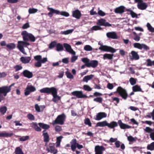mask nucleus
<instances>
[{
    "mask_svg": "<svg viewBox=\"0 0 154 154\" xmlns=\"http://www.w3.org/2000/svg\"><path fill=\"white\" fill-rule=\"evenodd\" d=\"M28 118L30 120L32 121L35 120L34 116L31 114L29 113L27 115Z\"/></svg>",
    "mask_w": 154,
    "mask_h": 154,
    "instance_id": "5fc2aeb1",
    "label": "nucleus"
},
{
    "mask_svg": "<svg viewBox=\"0 0 154 154\" xmlns=\"http://www.w3.org/2000/svg\"><path fill=\"white\" fill-rule=\"evenodd\" d=\"M147 149L148 150H154V142H152L147 145Z\"/></svg>",
    "mask_w": 154,
    "mask_h": 154,
    "instance_id": "a19ab883",
    "label": "nucleus"
},
{
    "mask_svg": "<svg viewBox=\"0 0 154 154\" xmlns=\"http://www.w3.org/2000/svg\"><path fill=\"white\" fill-rule=\"evenodd\" d=\"M23 41H19L18 42L17 48L20 51L24 53V49L23 46L26 47L29 45L30 44L27 42H34L35 40V38L34 36L32 34L28 33L26 31H22L21 33Z\"/></svg>",
    "mask_w": 154,
    "mask_h": 154,
    "instance_id": "f257e3e1",
    "label": "nucleus"
},
{
    "mask_svg": "<svg viewBox=\"0 0 154 154\" xmlns=\"http://www.w3.org/2000/svg\"><path fill=\"white\" fill-rule=\"evenodd\" d=\"M107 116V114L104 112H100L97 113L95 119L96 120H100L102 118H105Z\"/></svg>",
    "mask_w": 154,
    "mask_h": 154,
    "instance_id": "f3484780",
    "label": "nucleus"
},
{
    "mask_svg": "<svg viewBox=\"0 0 154 154\" xmlns=\"http://www.w3.org/2000/svg\"><path fill=\"white\" fill-rule=\"evenodd\" d=\"M85 123L86 125H88L89 126H91V123L88 118L85 119Z\"/></svg>",
    "mask_w": 154,
    "mask_h": 154,
    "instance_id": "bf43d9fd",
    "label": "nucleus"
},
{
    "mask_svg": "<svg viewBox=\"0 0 154 154\" xmlns=\"http://www.w3.org/2000/svg\"><path fill=\"white\" fill-rule=\"evenodd\" d=\"M8 86H3L0 87V102L5 99V97L7 94L10 91Z\"/></svg>",
    "mask_w": 154,
    "mask_h": 154,
    "instance_id": "20e7f679",
    "label": "nucleus"
},
{
    "mask_svg": "<svg viewBox=\"0 0 154 154\" xmlns=\"http://www.w3.org/2000/svg\"><path fill=\"white\" fill-rule=\"evenodd\" d=\"M83 89L86 91H91L92 90V89L88 85H84L83 86Z\"/></svg>",
    "mask_w": 154,
    "mask_h": 154,
    "instance_id": "de8ad7c7",
    "label": "nucleus"
},
{
    "mask_svg": "<svg viewBox=\"0 0 154 154\" xmlns=\"http://www.w3.org/2000/svg\"><path fill=\"white\" fill-rule=\"evenodd\" d=\"M133 34L134 35V39L136 41H139L140 39V36H138L135 32H133Z\"/></svg>",
    "mask_w": 154,
    "mask_h": 154,
    "instance_id": "49530a36",
    "label": "nucleus"
},
{
    "mask_svg": "<svg viewBox=\"0 0 154 154\" xmlns=\"http://www.w3.org/2000/svg\"><path fill=\"white\" fill-rule=\"evenodd\" d=\"M121 143L120 141L117 140L115 142V144L116 148H119L120 146L121 149L124 150L125 148V145L124 143H122L121 145Z\"/></svg>",
    "mask_w": 154,
    "mask_h": 154,
    "instance_id": "a878e982",
    "label": "nucleus"
},
{
    "mask_svg": "<svg viewBox=\"0 0 154 154\" xmlns=\"http://www.w3.org/2000/svg\"><path fill=\"white\" fill-rule=\"evenodd\" d=\"M112 101H116V104H115L116 105H117V104L119 102V99L117 97H112Z\"/></svg>",
    "mask_w": 154,
    "mask_h": 154,
    "instance_id": "e2e57ef3",
    "label": "nucleus"
},
{
    "mask_svg": "<svg viewBox=\"0 0 154 154\" xmlns=\"http://www.w3.org/2000/svg\"><path fill=\"white\" fill-rule=\"evenodd\" d=\"M145 131L147 133H150L149 135L150 137L152 140H154V128L152 130L149 127H146Z\"/></svg>",
    "mask_w": 154,
    "mask_h": 154,
    "instance_id": "a211bd4d",
    "label": "nucleus"
},
{
    "mask_svg": "<svg viewBox=\"0 0 154 154\" xmlns=\"http://www.w3.org/2000/svg\"><path fill=\"white\" fill-rule=\"evenodd\" d=\"M118 123L120 126V128L122 129L129 128H131V126L123 123L121 120L118 121Z\"/></svg>",
    "mask_w": 154,
    "mask_h": 154,
    "instance_id": "5701e85b",
    "label": "nucleus"
},
{
    "mask_svg": "<svg viewBox=\"0 0 154 154\" xmlns=\"http://www.w3.org/2000/svg\"><path fill=\"white\" fill-rule=\"evenodd\" d=\"M40 92L41 93H46L47 94H51L53 97L52 101L55 103H57L61 99L60 97L57 95V90L54 87L43 88L40 90Z\"/></svg>",
    "mask_w": 154,
    "mask_h": 154,
    "instance_id": "f03ea898",
    "label": "nucleus"
},
{
    "mask_svg": "<svg viewBox=\"0 0 154 154\" xmlns=\"http://www.w3.org/2000/svg\"><path fill=\"white\" fill-rule=\"evenodd\" d=\"M127 11H130V14L131 15V17L133 18H134V17H137V14L135 13L134 12L131 10H130V9H128V10H127Z\"/></svg>",
    "mask_w": 154,
    "mask_h": 154,
    "instance_id": "6e6d98bb",
    "label": "nucleus"
},
{
    "mask_svg": "<svg viewBox=\"0 0 154 154\" xmlns=\"http://www.w3.org/2000/svg\"><path fill=\"white\" fill-rule=\"evenodd\" d=\"M147 64V66H152V65L154 66V60L151 61L150 59H148L146 60Z\"/></svg>",
    "mask_w": 154,
    "mask_h": 154,
    "instance_id": "c03bdc74",
    "label": "nucleus"
},
{
    "mask_svg": "<svg viewBox=\"0 0 154 154\" xmlns=\"http://www.w3.org/2000/svg\"><path fill=\"white\" fill-rule=\"evenodd\" d=\"M82 61L85 63L86 66L88 67H92L94 68L96 67L98 65V62L96 60L90 61L87 58H84L82 59Z\"/></svg>",
    "mask_w": 154,
    "mask_h": 154,
    "instance_id": "7ed1b4c3",
    "label": "nucleus"
},
{
    "mask_svg": "<svg viewBox=\"0 0 154 154\" xmlns=\"http://www.w3.org/2000/svg\"><path fill=\"white\" fill-rule=\"evenodd\" d=\"M72 94L79 98H87L88 97L86 95L83 94L82 91H75L72 93Z\"/></svg>",
    "mask_w": 154,
    "mask_h": 154,
    "instance_id": "f8f14e48",
    "label": "nucleus"
},
{
    "mask_svg": "<svg viewBox=\"0 0 154 154\" xmlns=\"http://www.w3.org/2000/svg\"><path fill=\"white\" fill-rule=\"evenodd\" d=\"M99 49L101 51L110 52L112 53L116 51V50L112 47L103 45H101V46L99 48Z\"/></svg>",
    "mask_w": 154,
    "mask_h": 154,
    "instance_id": "0eeeda50",
    "label": "nucleus"
},
{
    "mask_svg": "<svg viewBox=\"0 0 154 154\" xmlns=\"http://www.w3.org/2000/svg\"><path fill=\"white\" fill-rule=\"evenodd\" d=\"M7 47L10 50H12L15 48V45L13 43H10L6 45Z\"/></svg>",
    "mask_w": 154,
    "mask_h": 154,
    "instance_id": "ea45409f",
    "label": "nucleus"
},
{
    "mask_svg": "<svg viewBox=\"0 0 154 154\" xmlns=\"http://www.w3.org/2000/svg\"><path fill=\"white\" fill-rule=\"evenodd\" d=\"M118 126V123L116 122L112 121L109 123H108L107 127L110 128H114Z\"/></svg>",
    "mask_w": 154,
    "mask_h": 154,
    "instance_id": "bb28decb",
    "label": "nucleus"
},
{
    "mask_svg": "<svg viewBox=\"0 0 154 154\" xmlns=\"http://www.w3.org/2000/svg\"><path fill=\"white\" fill-rule=\"evenodd\" d=\"M133 45L134 48H137L140 50L143 49L147 51L149 49V47L145 44H140L138 43H135Z\"/></svg>",
    "mask_w": 154,
    "mask_h": 154,
    "instance_id": "9b49d317",
    "label": "nucleus"
},
{
    "mask_svg": "<svg viewBox=\"0 0 154 154\" xmlns=\"http://www.w3.org/2000/svg\"><path fill=\"white\" fill-rule=\"evenodd\" d=\"M114 55L112 54H105L103 55V59L104 60L108 59L111 60L113 59Z\"/></svg>",
    "mask_w": 154,
    "mask_h": 154,
    "instance_id": "473e14b6",
    "label": "nucleus"
},
{
    "mask_svg": "<svg viewBox=\"0 0 154 154\" xmlns=\"http://www.w3.org/2000/svg\"><path fill=\"white\" fill-rule=\"evenodd\" d=\"M7 110L6 106H3L0 107V113L2 115H4Z\"/></svg>",
    "mask_w": 154,
    "mask_h": 154,
    "instance_id": "c9c22d12",
    "label": "nucleus"
},
{
    "mask_svg": "<svg viewBox=\"0 0 154 154\" xmlns=\"http://www.w3.org/2000/svg\"><path fill=\"white\" fill-rule=\"evenodd\" d=\"M84 49L87 51H91L92 50V48L89 45H86L84 47Z\"/></svg>",
    "mask_w": 154,
    "mask_h": 154,
    "instance_id": "603ef678",
    "label": "nucleus"
},
{
    "mask_svg": "<svg viewBox=\"0 0 154 154\" xmlns=\"http://www.w3.org/2000/svg\"><path fill=\"white\" fill-rule=\"evenodd\" d=\"M129 82L131 85H133L136 83V80L135 79L132 77L130 78Z\"/></svg>",
    "mask_w": 154,
    "mask_h": 154,
    "instance_id": "3c124183",
    "label": "nucleus"
},
{
    "mask_svg": "<svg viewBox=\"0 0 154 154\" xmlns=\"http://www.w3.org/2000/svg\"><path fill=\"white\" fill-rule=\"evenodd\" d=\"M105 149L103 146H96L95 147V154H103Z\"/></svg>",
    "mask_w": 154,
    "mask_h": 154,
    "instance_id": "4468645a",
    "label": "nucleus"
},
{
    "mask_svg": "<svg viewBox=\"0 0 154 154\" xmlns=\"http://www.w3.org/2000/svg\"><path fill=\"white\" fill-rule=\"evenodd\" d=\"M13 135V133H0V137H11Z\"/></svg>",
    "mask_w": 154,
    "mask_h": 154,
    "instance_id": "7c9ffc66",
    "label": "nucleus"
},
{
    "mask_svg": "<svg viewBox=\"0 0 154 154\" xmlns=\"http://www.w3.org/2000/svg\"><path fill=\"white\" fill-rule=\"evenodd\" d=\"M132 55V59L135 60H137L139 59V56L137 53L134 51H132L131 52Z\"/></svg>",
    "mask_w": 154,
    "mask_h": 154,
    "instance_id": "72a5a7b5",
    "label": "nucleus"
},
{
    "mask_svg": "<svg viewBox=\"0 0 154 154\" xmlns=\"http://www.w3.org/2000/svg\"><path fill=\"white\" fill-rule=\"evenodd\" d=\"M34 59L38 61H40L41 59H42V57L40 55H36L34 57Z\"/></svg>",
    "mask_w": 154,
    "mask_h": 154,
    "instance_id": "338daca9",
    "label": "nucleus"
},
{
    "mask_svg": "<svg viewBox=\"0 0 154 154\" xmlns=\"http://www.w3.org/2000/svg\"><path fill=\"white\" fill-rule=\"evenodd\" d=\"M46 150L48 152L54 154H57L58 152L57 150L55 148V144L52 143H49L48 146L46 148Z\"/></svg>",
    "mask_w": 154,
    "mask_h": 154,
    "instance_id": "6e6552de",
    "label": "nucleus"
},
{
    "mask_svg": "<svg viewBox=\"0 0 154 154\" xmlns=\"http://www.w3.org/2000/svg\"><path fill=\"white\" fill-rule=\"evenodd\" d=\"M31 58L29 57H22L20 58V60L23 63L26 64L29 63L31 60Z\"/></svg>",
    "mask_w": 154,
    "mask_h": 154,
    "instance_id": "b1692460",
    "label": "nucleus"
},
{
    "mask_svg": "<svg viewBox=\"0 0 154 154\" xmlns=\"http://www.w3.org/2000/svg\"><path fill=\"white\" fill-rule=\"evenodd\" d=\"M94 77V75L92 74L85 76L83 78L82 81L87 83L88 81Z\"/></svg>",
    "mask_w": 154,
    "mask_h": 154,
    "instance_id": "c85d7f7f",
    "label": "nucleus"
},
{
    "mask_svg": "<svg viewBox=\"0 0 154 154\" xmlns=\"http://www.w3.org/2000/svg\"><path fill=\"white\" fill-rule=\"evenodd\" d=\"M22 73L24 76L28 78H31L33 76L32 73L27 70H24Z\"/></svg>",
    "mask_w": 154,
    "mask_h": 154,
    "instance_id": "aec40b11",
    "label": "nucleus"
},
{
    "mask_svg": "<svg viewBox=\"0 0 154 154\" xmlns=\"http://www.w3.org/2000/svg\"><path fill=\"white\" fill-rule=\"evenodd\" d=\"M14 68L15 69V72H17L21 69L23 67L22 66L19 65H16L14 66Z\"/></svg>",
    "mask_w": 154,
    "mask_h": 154,
    "instance_id": "052dcab7",
    "label": "nucleus"
},
{
    "mask_svg": "<svg viewBox=\"0 0 154 154\" xmlns=\"http://www.w3.org/2000/svg\"><path fill=\"white\" fill-rule=\"evenodd\" d=\"M127 139L130 142H133L136 141L135 138L131 136L128 137Z\"/></svg>",
    "mask_w": 154,
    "mask_h": 154,
    "instance_id": "0e129e2a",
    "label": "nucleus"
},
{
    "mask_svg": "<svg viewBox=\"0 0 154 154\" xmlns=\"http://www.w3.org/2000/svg\"><path fill=\"white\" fill-rule=\"evenodd\" d=\"M73 31V29H69L63 32L62 33V34L64 35H67L71 33H72Z\"/></svg>",
    "mask_w": 154,
    "mask_h": 154,
    "instance_id": "864d4df0",
    "label": "nucleus"
},
{
    "mask_svg": "<svg viewBox=\"0 0 154 154\" xmlns=\"http://www.w3.org/2000/svg\"><path fill=\"white\" fill-rule=\"evenodd\" d=\"M14 153L15 154H24L22 149L19 147L16 148Z\"/></svg>",
    "mask_w": 154,
    "mask_h": 154,
    "instance_id": "4c0bfd02",
    "label": "nucleus"
},
{
    "mask_svg": "<svg viewBox=\"0 0 154 154\" xmlns=\"http://www.w3.org/2000/svg\"><path fill=\"white\" fill-rule=\"evenodd\" d=\"M125 7L123 6H120L116 8L114 10L115 13L121 14L125 12Z\"/></svg>",
    "mask_w": 154,
    "mask_h": 154,
    "instance_id": "4be33fe9",
    "label": "nucleus"
},
{
    "mask_svg": "<svg viewBox=\"0 0 154 154\" xmlns=\"http://www.w3.org/2000/svg\"><path fill=\"white\" fill-rule=\"evenodd\" d=\"M45 130H44L43 131L42 135L44 137V141L45 142L47 143L49 140V137L47 132H46Z\"/></svg>",
    "mask_w": 154,
    "mask_h": 154,
    "instance_id": "393cba45",
    "label": "nucleus"
},
{
    "mask_svg": "<svg viewBox=\"0 0 154 154\" xmlns=\"http://www.w3.org/2000/svg\"><path fill=\"white\" fill-rule=\"evenodd\" d=\"M135 2L138 3L137 7L139 9L144 10L147 7L146 4L142 0H135Z\"/></svg>",
    "mask_w": 154,
    "mask_h": 154,
    "instance_id": "9d476101",
    "label": "nucleus"
},
{
    "mask_svg": "<svg viewBox=\"0 0 154 154\" xmlns=\"http://www.w3.org/2000/svg\"><path fill=\"white\" fill-rule=\"evenodd\" d=\"M38 125L40 128L45 130L48 129L50 127V125H48L45 124L43 123H38Z\"/></svg>",
    "mask_w": 154,
    "mask_h": 154,
    "instance_id": "2f4dec72",
    "label": "nucleus"
},
{
    "mask_svg": "<svg viewBox=\"0 0 154 154\" xmlns=\"http://www.w3.org/2000/svg\"><path fill=\"white\" fill-rule=\"evenodd\" d=\"M57 44V43L56 41H54L52 42L49 44V48L50 49H52L54 47H56Z\"/></svg>",
    "mask_w": 154,
    "mask_h": 154,
    "instance_id": "79ce46f5",
    "label": "nucleus"
},
{
    "mask_svg": "<svg viewBox=\"0 0 154 154\" xmlns=\"http://www.w3.org/2000/svg\"><path fill=\"white\" fill-rule=\"evenodd\" d=\"M35 108L36 111L38 112H41L40 106L36 104L35 105Z\"/></svg>",
    "mask_w": 154,
    "mask_h": 154,
    "instance_id": "69168bd1",
    "label": "nucleus"
},
{
    "mask_svg": "<svg viewBox=\"0 0 154 154\" xmlns=\"http://www.w3.org/2000/svg\"><path fill=\"white\" fill-rule=\"evenodd\" d=\"M97 24L99 26H104L106 27H109L111 26V24L108 22H106V20L103 18L100 19L98 20Z\"/></svg>",
    "mask_w": 154,
    "mask_h": 154,
    "instance_id": "ddd939ff",
    "label": "nucleus"
},
{
    "mask_svg": "<svg viewBox=\"0 0 154 154\" xmlns=\"http://www.w3.org/2000/svg\"><path fill=\"white\" fill-rule=\"evenodd\" d=\"M146 26L149 31L151 32H154V28L149 23H147Z\"/></svg>",
    "mask_w": 154,
    "mask_h": 154,
    "instance_id": "58836bf2",
    "label": "nucleus"
},
{
    "mask_svg": "<svg viewBox=\"0 0 154 154\" xmlns=\"http://www.w3.org/2000/svg\"><path fill=\"white\" fill-rule=\"evenodd\" d=\"M63 46L67 52L73 55L75 54V52L72 49L71 46L69 45L67 43H64Z\"/></svg>",
    "mask_w": 154,
    "mask_h": 154,
    "instance_id": "dca6fc26",
    "label": "nucleus"
},
{
    "mask_svg": "<svg viewBox=\"0 0 154 154\" xmlns=\"http://www.w3.org/2000/svg\"><path fill=\"white\" fill-rule=\"evenodd\" d=\"M116 92L123 99L126 100L127 99L128 95L126 91L124 89L120 86L117 88Z\"/></svg>",
    "mask_w": 154,
    "mask_h": 154,
    "instance_id": "423d86ee",
    "label": "nucleus"
},
{
    "mask_svg": "<svg viewBox=\"0 0 154 154\" xmlns=\"http://www.w3.org/2000/svg\"><path fill=\"white\" fill-rule=\"evenodd\" d=\"M66 118L65 115L64 113H63L61 115H58L56 119L52 122V124L53 125L57 124L63 125Z\"/></svg>",
    "mask_w": 154,
    "mask_h": 154,
    "instance_id": "39448f33",
    "label": "nucleus"
},
{
    "mask_svg": "<svg viewBox=\"0 0 154 154\" xmlns=\"http://www.w3.org/2000/svg\"><path fill=\"white\" fill-rule=\"evenodd\" d=\"M98 15L101 16H104L106 15V14L102 10L99 9V8H98Z\"/></svg>",
    "mask_w": 154,
    "mask_h": 154,
    "instance_id": "680f3d73",
    "label": "nucleus"
},
{
    "mask_svg": "<svg viewBox=\"0 0 154 154\" xmlns=\"http://www.w3.org/2000/svg\"><path fill=\"white\" fill-rule=\"evenodd\" d=\"M35 66L36 67H40L42 66V63L40 61H38L35 63Z\"/></svg>",
    "mask_w": 154,
    "mask_h": 154,
    "instance_id": "774afa93",
    "label": "nucleus"
},
{
    "mask_svg": "<svg viewBox=\"0 0 154 154\" xmlns=\"http://www.w3.org/2000/svg\"><path fill=\"white\" fill-rule=\"evenodd\" d=\"M108 122L106 121H103L102 122H100L97 123L96 127H103L105 126H107Z\"/></svg>",
    "mask_w": 154,
    "mask_h": 154,
    "instance_id": "f704fd0d",
    "label": "nucleus"
},
{
    "mask_svg": "<svg viewBox=\"0 0 154 154\" xmlns=\"http://www.w3.org/2000/svg\"><path fill=\"white\" fill-rule=\"evenodd\" d=\"M32 124V127L33 128L35 131L38 132H40L41 131L42 129L41 128L38 126V124L36 122H33Z\"/></svg>",
    "mask_w": 154,
    "mask_h": 154,
    "instance_id": "c756f323",
    "label": "nucleus"
},
{
    "mask_svg": "<svg viewBox=\"0 0 154 154\" xmlns=\"http://www.w3.org/2000/svg\"><path fill=\"white\" fill-rule=\"evenodd\" d=\"M133 91L134 92H141L142 93L144 92L141 88L138 85H136L132 87Z\"/></svg>",
    "mask_w": 154,
    "mask_h": 154,
    "instance_id": "cd10ccee",
    "label": "nucleus"
},
{
    "mask_svg": "<svg viewBox=\"0 0 154 154\" xmlns=\"http://www.w3.org/2000/svg\"><path fill=\"white\" fill-rule=\"evenodd\" d=\"M47 9L48 11H50V12L48 13V15L50 17H52L53 14H59L60 13V12L59 11L54 9L52 8L48 7Z\"/></svg>",
    "mask_w": 154,
    "mask_h": 154,
    "instance_id": "2eb2a0df",
    "label": "nucleus"
},
{
    "mask_svg": "<svg viewBox=\"0 0 154 154\" xmlns=\"http://www.w3.org/2000/svg\"><path fill=\"white\" fill-rule=\"evenodd\" d=\"M36 90L35 88L32 85H27L24 90V95L27 96L32 92L35 91Z\"/></svg>",
    "mask_w": 154,
    "mask_h": 154,
    "instance_id": "1a4fd4ad",
    "label": "nucleus"
},
{
    "mask_svg": "<svg viewBox=\"0 0 154 154\" xmlns=\"http://www.w3.org/2000/svg\"><path fill=\"white\" fill-rule=\"evenodd\" d=\"M38 11V9L35 8H29V14H34Z\"/></svg>",
    "mask_w": 154,
    "mask_h": 154,
    "instance_id": "8fccbe9b",
    "label": "nucleus"
},
{
    "mask_svg": "<svg viewBox=\"0 0 154 154\" xmlns=\"http://www.w3.org/2000/svg\"><path fill=\"white\" fill-rule=\"evenodd\" d=\"M56 50L58 51H62L63 50V48L62 45L60 43H57L56 46Z\"/></svg>",
    "mask_w": 154,
    "mask_h": 154,
    "instance_id": "e433bc0d",
    "label": "nucleus"
},
{
    "mask_svg": "<svg viewBox=\"0 0 154 154\" xmlns=\"http://www.w3.org/2000/svg\"><path fill=\"white\" fill-rule=\"evenodd\" d=\"M62 137L61 136L58 137L57 138L56 147H58L60 146V143Z\"/></svg>",
    "mask_w": 154,
    "mask_h": 154,
    "instance_id": "37998d69",
    "label": "nucleus"
},
{
    "mask_svg": "<svg viewBox=\"0 0 154 154\" xmlns=\"http://www.w3.org/2000/svg\"><path fill=\"white\" fill-rule=\"evenodd\" d=\"M102 100L103 99L101 97H98L94 99V101L96 102H99V103H101Z\"/></svg>",
    "mask_w": 154,
    "mask_h": 154,
    "instance_id": "4d7b16f0",
    "label": "nucleus"
},
{
    "mask_svg": "<svg viewBox=\"0 0 154 154\" xmlns=\"http://www.w3.org/2000/svg\"><path fill=\"white\" fill-rule=\"evenodd\" d=\"M102 29V28L99 26H94L92 27L91 28V30L97 31L98 30H100Z\"/></svg>",
    "mask_w": 154,
    "mask_h": 154,
    "instance_id": "a18cd8bd",
    "label": "nucleus"
},
{
    "mask_svg": "<svg viewBox=\"0 0 154 154\" xmlns=\"http://www.w3.org/2000/svg\"><path fill=\"white\" fill-rule=\"evenodd\" d=\"M66 75L67 78L70 79H73V75L69 72L67 71L66 72Z\"/></svg>",
    "mask_w": 154,
    "mask_h": 154,
    "instance_id": "09e8293b",
    "label": "nucleus"
},
{
    "mask_svg": "<svg viewBox=\"0 0 154 154\" xmlns=\"http://www.w3.org/2000/svg\"><path fill=\"white\" fill-rule=\"evenodd\" d=\"M29 138V136H26L22 137L19 138V140L21 141H25L28 140Z\"/></svg>",
    "mask_w": 154,
    "mask_h": 154,
    "instance_id": "13d9d810",
    "label": "nucleus"
},
{
    "mask_svg": "<svg viewBox=\"0 0 154 154\" xmlns=\"http://www.w3.org/2000/svg\"><path fill=\"white\" fill-rule=\"evenodd\" d=\"M106 35L107 37L109 38L113 39L118 38V36L116 33L115 32H108L106 33Z\"/></svg>",
    "mask_w": 154,
    "mask_h": 154,
    "instance_id": "6ab92c4d",
    "label": "nucleus"
},
{
    "mask_svg": "<svg viewBox=\"0 0 154 154\" xmlns=\"http://www.w3.org/2000/svg\"><path fill=\"white\" fill-rule=\"evenodd\" d=\"M72 15L73 17L77 19H79L81 17V14L79 10H76L73 11Z\"/></svg>",
    "mask_w": 154,
    "mask_h": 154,
    "instance_id": "412c9836",
    "label": "nucleus"
}]
</instances>
